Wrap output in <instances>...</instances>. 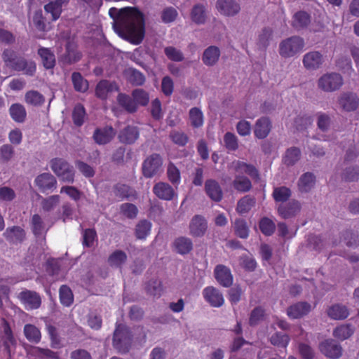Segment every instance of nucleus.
I'll use <instances>...</instances> for the list:
<instances>
[{
  "label": "nucleus",
  "instance_id": "nucleus-1",
  "mask_svg": "<svg viewBox=\"0 0 359 359\" xmlns=\"http://www.w3.org/2000/svg\"><path fill=\"white\" fill-rule=\"evenodd\" d=\"M114 30L133 44H140L144 36V14L135 7L120 9L114 23Z\"/></svg>",
  "mask_w": 359,
  "mask_h": 359
},
{
  "label": "nucleus",
  "instance_id": "nucleus-2",
  "mask_svg": "<svg viewBox=\"0 0 359 359\" xmlns=\"http://www.w3.org/2000/svg\"><path fill=\"white\" fill-rule=\"evenodd\" d=\"M1 57L5 65L14 71L24 72L28 76H33L36 72V67L34 62L18 57L16 52L11 48H6Z\"/></svg>",
  "mask_w": 359,
  "mask_h": 359
},
{
  "label": "nucleus",
  "instance_id": "nucleus-3",
  "mask_svg": "<svg viewBox=\"0 0 359 359\" xmlns=\"http://www.w3.org/2000/svg\"><path fill=\"white\" fill-rule=\"evenodd\" d=\"M132 337L129 328L122 324H116L113 335V346L119 352H128L132 343Z\"/></svg>",
  "mask_w": 359,
  "mask_h": 359
},
{
  "label": "nucleus",
  "instance_id": "nucleus-4",
  "mask_svg": "<svg viewBox=\"0 0 359 359\" xmlns=\"http://www.w3.org/2000/svg\"><path fill=\"white\" fill-rule=\"evenodd\" d=\"M304 47V41L297 36L289 37L279 44V53L283 57H291L300 53Z\"/></svg>",
  "mask_w": 359,
  "mask_h": 359
},
{
  "label": "nucleus",
  "instance_id": "nucleus-5",
  "mask_svg": "<svg viewBox=\"0 0 359 359\" xmlns=\"http://www.w3.org/2000/svg\"><path fill=\"white\" fill-rule=\"evenodd\" d=\"M344 80L340 74L330 72L323 74L318 80V87L325 92H334L343 85Z\"/></svg>",
  "mask_w": 359,
  "mask_h": 359
},
{
  "label": "nucleus",
  "instance_id": "nucleus-6",
  "mask_svg": "<svg viewBox=\"0 0 359 359\" xmlns=\"http://www.w3.org/2000/svg\"><path fill=\"white\" fill-rule=\"evenodd\" d=\"M18 298L27 310H35L41 305V297L36 291L25 290L18 294Z\"/></svg>",
  "mask_w": 359,
  "mask_h": 359
},
{
  "label": "nucleus",
  "instance_id": "nucleus-7",
  "mask_svg": "<svg viewBox=\"0 0 359 359\" xmlns=\"http://www.w3.org/2000/svg\"><path fill=\"white\" fill-rule=\"evenodd\" d=\"M320 352L326 357L338 359L342 355L341 345L332 339H326L319 344Z\"/></svg>",
  "mask_w": 359,
  "mask_h": 359
},
{
  "label": "nucleus",
  "instance_id": "nucleus-8",
  "mask_svg": "<svg viewBox=\"0 0 359 359\" xmlns=\"http://www.w3.org/2000/svg\"><path fill=\"white\" fill-rule=\"evenodd\" d=\"M34 183L39 191L43 194H48L53 191L57 187L56 178L49 172H43L38 175Z\"/></svg>",
  "mask_w": 359,
  "mask_h": 359
},
{
  "label": "nucleus",
  "instance_id": "nucleus-9",
  "mask_svg": "<svg viewBox=\"0 0 359 359\" xmlns=\"http://www.w3.org/2000/svg\"><path fill=\"white\" fill-rule=\"evenodd\" d=\"M205 300L213 307H220L224 303V299L220 291L212 286L206 287L202 292Z\"/></svg>",
  "mask_w": 359,
  "mask_h": 359
},
{
  "label": "nucleus",
  "instance_id": "nucleus-10",
  "mask_svg": "<svg viewBox=\"0 0 359 359\" xmlns=\"http://www.w3.org/2000/svg\"><path fill=\"white\" fill-rule=\"evenodd\" d=\"M324 61V56L319 51L309 52L303 57V65L309 70L319 69L323 65Z\"/></svg>",
  "mask_w": 359,
  "mask_h": 359
},
{
  "label": "nucleus",
  "instance_id": "nucleus-11",
  "mask_svg": "<svg viewBox=\"0 0 359 359\" xmlns=\"http://www.w3.org/2000/svg\"><path fill=\"white\" fill-rule=\"evenodd\" d=\"M208 228L206 219L201 215L193 217L189 224L190 234L194 237L203 236Z\"/></svg>",
  "mask_w": 359,
  "mask_h": 359
},
{
  "label": "nucleus",
  "instance_id": "nucleus-12",
  "mask_svg": "<svg viewBox=\"0 0 359 359\" xmlns=\"http://www.w3.org/2000/svg\"><path fill=\"white\" fill-rule=\"evenodd\" d=\"M311 311V305L302 302L294 304L287 309V315L291 319H297L307 315Z\"/></svg>",
  "mask_w": 359,
  "mask_h": 359
},
{
  "label": "nucleus",
  "instance_id": "nucleus-13",
  "mask_svg": "<svg viewBox=\"0 0 359 359\" xmlns=\"http://www.w3.org/2000/svg\"><path fill=\"white\" fill-rule=\"evenodd\" d=\"M216 8L218 11L226 16H233L240 11V6L234 0H217Z\"/></svg>",
  "mask_w": 359,
  "mask_h": 359
},
{
  "label": "nucleus",
  "instance_id": "nucleus-14",
  "mask_svg": "<svg viewBox=\"0 0 359 359\" xmlns=\"http://www.w3.org/2000/svg\"><path fill=\"white\" fill-rule=\"evenodd\" d=\"M5 239L13 244L22 243L26 236L25 231L19 226L8 227L3 233Z\"/></svg>",
  "mask_w": 359,
  "mask_h": 359
},
{
  "label": "nucleus",
  "instance_id": "nucleus-15",
  "mask_svg": "<svg viewBox=\"0 0 359 359\" xmlns=\"http://www.w3.org/2000/svg\"><path fill=\"white\" fill-rule=\"evenodd\" d=\"M340 107L346 111H352L357 109L359 99L355 93H344L338 99Z\"/></svg>",
  "mask_w": 359,
  "mask_h": 359
},
{
  "label": "nucleus",
  "instance_id": "nucleus-16",
  "mask_svg": "<svg viewBox=\"0 0 359 359\" xmlns=\"http://www.w3.org/2000/svg\"><path fill=\"white\" fill-rule=\"evenodd\" d=\"M140 133L137 127L128 126L120 131L118 138L121 143L131 144L135 143Z\"/></svg>",
  "mask_w": 359,
  "mask_h": 359
},
{
  "label": "nucleus",
  "instance_id": "nucleus-17",
  "mask_svg": "<svg viewBox=\"0 0 359 359\" xmlns=\"http://www.w3.org/2000/svg\"><path fill=\"white\" fill-rule=\"evenodd\" d=\"M215 277L224 287H229L233 283V276L230 269L224 265H217L215 269Z\"/></svg>",
  "mask_w": 359,
  "mask_h": 359
},
{
  "label": "nucleus",
  "instance_id": "nucleus-18",
  "mask_svg": "<svg viewBox=\"0 0 359 359\" xmlns=\"http://www.w3.org/2000/svg\"><path fill=\"white\" fill-rule=\"evenodd\" d=\"M205 191L208 197L216 202L222 199L223 192L219 183L215 180H208L205 183Z\"/></svg>",
  "mask_w": 359,
  "mask_h": 359
},
{
  "label": "nucleus",
  "instance_id": "nucleus-19",
  "mask_svg": "<svg viewBox=\"0 0 359 359\" xmlns=\"http://www.w3.org/2000/svg\"><path fill=\"white\" fill-rule=\"evenodd\" d=\"M229 168L238 174L245 173L252 178L259 177V173L255 167L243 161H234L231 163Z\"/></svg>",
  "mask_w": 359,
  "mask_h": 359
},
{
  "label": "nucleus",
  "instance_id": "nucleus-20",
  "mask_svg": "<svg viewBox=\"0 0 359 359\" xmlns=\"http://www.w3.org/2000/svg\"><path fill=\"white\" fill-rule=\"evenodd\" d=\"M114 135V128L111 126H106L103 128H97L93 133V138L96 143L105 144L109 142Z\"/></svg>",
  "mask_w": 359,
  "mask_h": 359
},
{
  "label": "nucleus",
  "instance_id": "nucleus-21",
  "mask_svg": "<svg viewBox=\"0 0 359 359\" xmlns=\"http://www.w3.org/2000/svg\"><path fill=\"white\" fill-rule=\"evenodd\" d=\"M81 57L82 54L76 47L71 43H67L65 53L62 57V62L67 65H72L79 62Z\"/></svg>",
  "mask_w": 359,
  "mask_h": 359
},
{
  "label": "nucleus",
  "instance_id": "nucleus-22",
  "mask_svg": "<svg viewBox=\"0 0 359 359\" xmlns=\"http://www.w3.org/2000/svg\"><path fill=\"white\" fill-rule=\"evenodd\" d=\"M300 204L297 201H292L286 205H280L278 208L279 215L284 219L290 218L300 210Z\"/></svg>",
  "mask_w": 359,
  "mask_h": 359
},
{
  "label": "nucleus",
  "instance_id": "nucleus-23",
  "mask_svg": "<svg viewBox=\"0 0 359 359\" xmlns=\"http://www.w3.org/2000/svg\"><path fill=\"white\" fill-rule=\"evenodd\" d=\"M220 50L215 46H210L207 48L203 54V62L207 66L215 65L220 57Z\"/></svg>",
  "mask_w": 359,
  "mask_h": 359
},
{
  "label": "nucleus",
  "instance_id": "nucleus-24",
  "mask_svg": "<svg viewBox=\"0 0 359 359\" xmlns=\"http://www.w3.org/2000/svg\"><path fill=\"white\" fill-rule=\"evenodd\" d=\"M271 123L266 117L259 118L255 124V135L259 139H264L271 131Z\"/></svg>",
  "mask_w": 359,
  "mask_h": 359
},
{
  "label": "nucleus",
  "instance_id": "nucleus-25",
  "mask_svg": "<svg viewBox=\"0 0 359 359\" xmlns=\"http://www.w3.org/2000/svg\"><path fill=\"white\" fill-rule=\"evenodd\" d=\"M157 172V154H154L147 158L142 164V173L145 177L150 178Z\"/></svg>",
  "mask_w": 359,
  "mask_h": 359
},
{
  "label": "nucleus",
  "instance_id": "nucleus-26",
  "mask_svg": "<svg viewBox=\"0 0 359 359\" xmlns=\"http://www.w3.org/2000/svg\"><path fill=\"white\" fill-rule=\"evenodd\" d=\"M38 54L41 57L43 65L46 69L54 68L55 65V56L50 48L41 47L39 48Z\"/></svg>",
  "mask_w": 359,
  "mask_h": 359
},
{
  "label": "nucleus",
  "instance_id": "nucleus-27",
  "mask_svg": "<svg viewBox=\"0 0 359 359\" xmlns=\"http://www.w3.org/2000/svg\"><path fill=\"white\" fill-rule=\"evenodd\" d=\"M328 316L334 320H344L349 315L347 307L342 304H334L327 310Z\"/></svg>",
  "mask_w": 359,
  "mask_h": 359
},
{
  "label": "nucleus",
  "instance_id": "nucleus-28",
  "mask_svg": "<svg viewBox=\"0 0 359 359\" xmlns=\"http://www.w3.org/2000/svg\"><path fill=\"white\" fill-rule=\"evenodd\" d=\"M127 255L121 250H116L108 257V264L110 266L121 269L127 260Z\"/></svg>",
  "mask_w": 359,
  "mask_h": 359
},
{
  "label": "nucleus",
  "instance_id": "nucleus-29",
  "mask_svg": "<svg viewBox=\"0 0 359 359\" xmlns=\"http://www.w3.org/2000/svg\"><path fill=\"white\" fill-rule=\"evenodd\" d=\"M9 114L12 119L17 123H23L27 117V111L25 107L19 103L11 104Z\"/></svg>",
  "mask_w": 359,
  "mask_h": 359
},
{
  "label": "nucleus",
  "instance_id": "nucleus-30",
  "mask_svg": "<svg viewBox=\"0 0 359 359\" xmlns=\"http://www.w3.org/2000/svg\"><path fill=\"white\" fill-rule=\"evenodd\" d=\"M24 334L26 339L32 343L38 344L41 339L40 330L32 324H26L24 326Z\"/></svg>",
  "mask_w": 359,
  "mask_h": 359
},
{
  "label": "nucleus",
  "instance_id": "nucleus-31",
  "mask_svg": "<svg viewBox=\"0 0 359 359\" xmlns=\"http://www.w3.org/2000/svg\"><path fill=\"white\" fill-rule=\"evenodd\" d=\"M175 250L181 255L188 254L193 248V243L190 238L187 237H180L175 239L174 242Z\"/></svg>",
  "mask_w": 359,
  "mask_h": 359
},
{
  "label": "nucleus",
  "instance_id": "nucleus-32",
  "mask_svg": "<svg viewBox=\"0 0 359 359\" xmlns=\"http://www.w3.org/2000/svg\"><path fill=\"white\" fill-rule=\"evenodd\" d=\"M117 101L120 106L129 113H134L137 109V104L133 97L128 95L120 93L117 97Z\"/></svg>",
  "mask_w": 359,
  "mask_h": 359
},
{
  "label": "nucleus",
  "instance_id": "nucleus-33",
  "mask_svg": "<svg viewBox=\"0 0 359 359\" xmlns=\"http://www.w3.org/2000/svg\"><path fill=\"white\" fill-rule=\"evenodd\" d=\"M189 118L192 127L198 128L203 126L204 116L202 111L199 108H191L189 112Z\"/></svg>",
  "mask_w": 359,
  "mask_h": 359
},
{
  "label": "nucleus",
  "instance_id": "nucleus-34",
  "mask_svg": "<svg viewBox=\"0 0 359 359\" xmlns=\"http://www.w3.org/2000/svg\"><path fill=\"white\" fill-rule=\"evenodd\" d=\"M315 184V176L310 172L304 174L298 182L299 189L302 192L309 191Z\"/></svg>",
  "mask_w": 359,
  "mask_h": 359
},
{
  "label": "nucleus",
  "instance_id": "nucleus-35",
  "mask_svg": "<svg viewBox=\"0 0 359 359\" xmlns=\"http://www.w3.org/2000/svg\"><path fill=\"white\" fill-rule=\"evenodd\" d=\"M310 23V15L304 11L294 14L292 20V27L297 30L306 27Z\"/></svg>",
  "mask_w": 359,
  "mask_h": 359
},
{
  "label": "nucleus",
  "instance_id": "nucleus-36",
  "mask_svg": "<svg viewBox=\"0 0 359 359\" xmlns=\"http://www.w3.org/2000/svg\"><path fill=\"white\" fill-rule=\"evenodd\" d=\"M60 303L64 306H70L74 302V295L70 287L66 285L60 286L59 290Z\"/></svg>",
  "mask_w": 359,
  "mask_h": 359
},
{
  "label": "nucleus",
  "instance_id": "nucleus-37",
  "mask_svg": "<svg viewBox=\"0 0 359 359\" xmlns=\"http://www.w3.org/2000/svg\"><path fill=\"white\" fill-rule=\"evenodd\" d=\"M72 81L76 91L84 93L88 89V82L82 76L81 73L73 72Z\"/></svg>",
  "mask_w": 359,
  "mask_h": 359
},
{
  "label": "nucleus",
  "instance_id": "nucleus-38",
  "mask_svg": "<svg viewBox=\"0 0 359 359\" xmlns=\"http://www.w3.org/2000/svg\"><path fill=\"white\" fill-rule=\"evenodd\" d=\"M86 109L81 104H77L74 107L72 111V121L74 124L77 127H81L85 121Z\"/></svg>",
  "mask_w": 359,
  "mask_h": 359
},
{
  "label": "nucleus",
  "instance_id": "nucleus-39",
  "mask_svg": "<svg viewBox=\"0 0 359 359\" xmlns=\"http://www.w3.org/2000/svg\"><path fill=\"white\" fill-rule=\"evenodd\" d=\"M233 186L238 191L247 192L251 189L252 184L248 177L237 175L233 182Z\"/></svg>",
  "mask_w": 359,
  "mask_h": 359
},
{
  "label": "nucleus",
  "instance_id": "nucleus-40",
  "mask_svg": "<svg viewBox=\"0 0 359 359\" xmlns=\"http://www.w3.org/2000/svg\"><path fill=\"white\" fill-rule=\"evenodd\" d=\"M191 18L194 22L198 25L204 24L206 20L205 8L203 5L194 6L191 12Z\"/></svg>",
  "mask_w": 359,
  "mask_h": 359
},
{
  "label": "nucleus",
  "instance_id": "nucleus-41",
  "mask_svg": "<svg viewBox=\"0 0 359 359\" xmlns=\"http://www.w3.org/2000/svg\"><path fill=\"white\" fill-rule=\"evenodd\" d=\"M255 204V199L250 196H245L237 203L236 210L239 214L248 212Z\"/></svg>",
  "mask_w": 359,
  "mask_h": 359
},
{
  "label": "nucleus",
  "instance_id": "nucleus-42",
  "mask_svg": "<svg viewBox=\"0 0 359 359\" xmlns=\"http://www.w3.org/2000/svg\"><path fill=\"white\" fill-rule=\"evenodd\" d=\"M44 10L46 13H50L52 20L55 21L60 17L62 6L52 0L44 6Z\"/></svg>",
  "mask_w": 359,
  "mask_h": 359
},
{
  "label": "nucleus",
  "instance_id": "nucleus-43",
  "mask_svg": "<svg viewBox=\"0 0 359 359\" xmlns=\"http://www.w3.org/2000/svg\"><path fill=\"white\" fill-rule=\"evenodd\" d=\"M25 101L27 104L39 106L44 103L43 95L36 90H29L25 94Z\"/></svg>",
  "mask_w": 359,
  "mask_h": 359
},
{
  "label": "nucleus",
  "instance_id": "nucleus-44",
  "mask_svg": "<svg viewBox=\"0 0 359 359\" xmlns=\"http://www.w3.org/2000/svg\"><path fill=\"white\" fill-rule=\"evenodd\" d=\"M71 165L65 160L55 158L50 161V168L54 173L58 176L65 170H67Z\"/></svg>",
  "mask_w": 359,
  "mask_h": 359
},
{
  "label": "nucleus",
  "instance_id": "nucleus-45",
  "mask_svg": "<svg viewBox=\"0 0 359 359\" xmlns=\"http://www.w3.org/2000/svg\"><path fill=\"white\" fill-rule=\"evenodd\" d=\"M127 76L129 82L133 86H141L145 81L143 74L135 69H128L127 70Z\"/></svg>",
  "mask_w": 359,
  "mask_h": 359
},
{
  "label": "nucleus",
  "instance_id": "nucleus-46",
  "mask_svg": "<svg viewBox=\"0 0 359 359\" xmlns=\"http://www.w3.org/2000/svg\"><path fill=\"white\" fill-rule=\"evenodd\" d=\"M301 151L297 147H291L288 149L283 158V161L287 165H294L300 158Z\"/></svg>",
  "mask_w": 359,
  "mask_h": 359
},
{
  "label": "nucleus",
  "instance_id": "nucleus-47",
  "mask_svg": "<svg viewBox=\"0 0 359 359\" xmlns=\"http://www.w3.org/2000/svg\"><path fill=\"white\" fill-rule=\"evenodd\" d=\"M31 227L34 235L36 237L43 233L44 229V223L41 217L38 214H34L31 219Z\"/></svg>",
  "mask_w": 359,
  "mask_h": 359
},
{
  "label": "nucleus",
  "instance_id": "nucleus-48",
  "mask_svg": "<svg viewBox=\"0 0 359 359\" xmlns=\"http://www.w3.org/2000/svg\"><path fill=\"white\" fill-rule=\"evenodd\" d=\"M97 235L95 229H86L82 232V244L84 247L91 248L97 239Z\"/></svg>",
  "mask_w": 359,
  "mask_h": 359
},
{
  "label": "nucleus",
  "instance_id": "nucleus-49",
  "mask_svg": "<svg viewBox=\"0 0 359 359\" xmlns=\"http://www.w3.org/2000/svg\"><path fill=\"white\" fill-rule=\"evenodd\" d=\"M111 90V86L107 80L100 81L95 88V95L102 100H105L108 93Z\"/></svg>",
  "mask_w": 359,
  "mask_h": 359
},
{
  "label": "nucleus",
  "instance_id": "nucleus-50",
  "mask_svg": "<svg viewBox=\"0 0 359 359\" xmlns=\"http://www.w3.org/2000/svg\"><path fill=\"white\" fill-rule=\"evenodd\" d=\"M353 330L351 325H343L336 327L333 331V335L334 337L341 340L348 339L352 335Z\"/></svg>",
  "mask_w": 359,
  "mask_h": 359
},
{
  "label": "nucleus",
  "instance_id": "nucleus-51",
  "mask_svg": "<svg viewBox=\"0 0 359 359\" xmlns=\"http://www.w3.org/2000/svg\"><path fill=\"white\" fill-rule=\"evenodd\" d=\"M291 196V191L285 187H280L274 189L273 196L276 202H285Z\"/></svg>",
  "mask_w": 359,
  "mask_h": 359
},
{
  "label": "nucleus",
  "instance_id": "nucleus-52",
  "mask_svg": "<svg viewBox=\"0 0 359 359\" xmlns=\"http://www.w3.org/2000/svg\"><path fill=\"white\" fill-rule=\"evenodd\" d=\"M290 337L280 332H276L271 337V343L278 347L286 348L290 342Z\"/></svg>",
  "mask_w": 359,
  "mask_h": 359
},
{
  "label": "nucleus",
  "instance_id": "nucleus-53",
  "mask_svg": "<svg viewBox=\"0 0 359 359\" xmlns=\"http://www.w3.org/2000/svg\"><path fill=\"white\" fill-rule=\"evenodd\" d=\"M234 229L236 234L241 238H246L249 235V229L246 222L243 219H237L234 223Z\"/></svg>",
  "mask_w": 359,
  "mask_h": 359
},
{
  "label": "nucleus",
  "instance_id": "nucleus-54",
  "mask_svg": "<svg viewBox=\"0 0 359 359\" xmlns=\"http://www.w3.org/2000/svg\"><path fill=\"white\" fill-rule=\"evenodd\" d=\"M32 353L41 358L58 359V354L48 348L35 346L32 348Z\"/></svg>",
  "mask_w": 359,
  "mask_h": 359
},
{
  "label": "nucleus",
  "instance_id": "nucleus-55",
  "mask_svg": "<svg viewBox=\"0 0 359 359\" xmlns=\"http://www.w3.org/2000/svg\"><path fill=\"white\" fill-rule=\"evenodd\" d=\"M151 230V224L147 220L140 221L136 226L135 234L137 238L143 239L147 237Z\"/></svg>",
  "mask_w": 359,
  "mask_h": 359
},
{
  "label": "nucleus",
  "instance_id": "nucleus-56",
  "mask_svg": "<svg viewBox=\"0 0 359 359\" xmlns=\"http://www.w3.org/2000/svg\"><path fill=\"white\" fill-rule=\"evenodd\" d=\"M173 189L166 183H158V198L169 201L174 196Z\"/></svg>",
  "mask_w": 359,
  "mask_h": 359
},
{
  "label": "nucleus",
  "instance_id": "nucleus-57",
  "mask_svg": "<svg viewBox=\"0 0 359 359\" xmlns=\"http://www.w3.org/2000/svg\"><path fill=\"white\" fill-rule=\"evenodd\" d=\"M60 193L66 194L72 200L74 201L75 202L79 201L83 195V193L74 186L62 187L60 189Z\"/></svg>",
  "mask_w": 359,
  "mask_h": 359
},
{
  "label": "nucleus",
  "instance_id": "nucleus-58",
  "mask_svg": "<svg viewBox=\"0 0 359 359\" xmlns=\"http://www.w3.org/2000/svg\"><path fill=\"white\" fill-rule=\"evenodd\" d=\"M132 96L137 105L146 106L149 103V94L142 89H135L132 93Z\"/></svg>",
  "mask_w": 359,
  "mask_h": 359
},
{
  "label": "nucleus",
  "instance_id": "nucleus-59",
  "mask_svg": "<svg viewBox=\"0 0 359 359\" xmlns=\"http://www.w3.org/2000/svg\"><path fill=\"white\" fill-rule=\"evenodd\" d=\"M3 327L4 333L6 339V341H4V346L8 352H10V344H13L15 341L11 327L7 321H4Z\"/></svg>",
  "mask_w": 359,
  "mask_h": 359
},
{
  "label": "nucleus",
  "instance_id": "nucleus-60",
  "mask_svg": "<svg viewBox=\"0 0 359 359\" xmlns=\"http://www.w3.org/2000/svg\"><path fill=\"white\" fill-rule=\"evenodd\" d=\"M167 175L169 180L173 184H178L180 182V172L172 162H170L168 165Z\"/></svg>",
  "mask_w": 359,
  "mask_h": 359
},
{
  "label": "nucleus",
  "instance_id": "nucleus-61",
  "mask_svg": "<svg viewBox=\"0 0 359 359\" xmlns=\"http://www.w3.org/2000/svg\"><path fill=\"white\" fill-rule=\"evenodd\" d=\"M224 146L229 151H236L238 148L237 137L232 133L227 132L224 136Z\"/></svg>",
  "mask_w": 359,
  "mask_h": 359
},
{
  "label": "nucleus",
  "instance_id": "nucleus-62",
  "mask_svg": "<svg viewBox=\"0 0 359 359\" xmlns=\"http://www.w3.org/2000/svg\"><path fill=\"white\" fill-rule=\"evenodd\" d=\"M59 202L60 196L58 195H53L42 199L41 207L44 211L49 212L53 210Z\"/></svg>",
  "mask_w": 359,
  "mask_h": 359
},
{
  "label": "nucleus",
  "instance_id": "nucleus-63",
  "mask_svg": "<svg viewBox=\"0 0 359 359\" xmlns=\"http://www.w3.org/2000/svg\"><path fill=\"white\" fill-rule=\"evenodd\" d=\"M164 51L167 57L170 60L181 62L184 60V55L182 51L173 46L166 47Z\"/></svg>",
  "mask_w": 359,
  "mask_h": 359
},
{
  "label": "nucleus",
  "instance_id": "nucleus-64",
  "mask_svg": "<svg viewBox=\"0 0 359 359\" xmlns=\"http://www.w3.org/2000/svg\"><path fill=\"white\" fill-rule=\"evenodd\" d=\"M120 210L124 216L130 219L136 217L138 212L137 207L129 203H123L120 207Z\"/></svg>",
  "mask_w": 359,
  "mask_h": 359
}]
</instances>
